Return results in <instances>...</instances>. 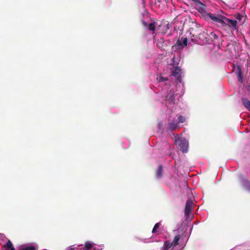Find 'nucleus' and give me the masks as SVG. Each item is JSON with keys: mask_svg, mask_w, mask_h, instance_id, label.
I'll list each match as a JSON object with an SVG mask.
<instances>
[{"mask_svg": "<svg viewBox=\"0 0 250 250\" xmlns=\"http://www.w3.org/2000/svg\"><path fill=\"white\" fill-rule=\"evenodd\" d=\"M188 40L187 37H179L173 46L175 49L180 50L183 49L188 45Z\"/></svg>", "mask_w": 250, "mask_h": 250, "instance_id": "f257e3e1", "label": "nucleus"}, {"mask_svg": "<svg viewBox=\"0 0 250 250\" xmlns=\"http://www.w3.org/2000/svg\"><path fill=\"white\" fill-rule=\"evenodd\" d=\"M225 16L222 15H216L212 13H207L206 15V18H209L212 21L217 23H219L223 26L224 18Z\"/></svg>", "mask_w": 250, "mask_h": 250, "instance_id": "f03ea898", "label": "nucleus"}, {"mask_svg": "<svg viewBox=\"0 0 250 250\" xmlns=\"http://www.w3.org/2000/svg\"><path fill=\"white\" fill-rule=\"evenodd\" d=\"M178 145L180 150L183 153L188 152V143L186 139L183 138L179 140Z\"/></svg>", "mask_w": 250, "mask_h": 250, "instance_id": "7ed1b4c3", "label": "nucleus"}, {"mask_svg": "<svg viewBox=\"0 0 250 250\" xmlns=\"http://www.w3.org/2000/svg\"><path fill=\"white\" fill-rule=\"evenodd\" d=\"M193 206L194 204L191 200L188 199L187 201L185 208V214L187 217H188L191 213Z\"/></svg>", "mask_w": 250, "mask_h": 250, "instance_id": "20e7f679", "label": "nucleus"}, {"mask_svg": "<svg viewBox=\"0 0 250 250\" xmlns=\"http://www.w3.org/2000/svg\"><path fill=\"white\" fill-rule=\"evenodd\" d=\"M237 21L236 20H231L226 17L224 18L223 25H228L229 27L233 29H237Z\"/></svg>", "mask_w": 250, "mask_h": 250, "instance_id": "39448f33", "label": "nucleus"}, {"mask_svg": "<svg viewBox=\"0 0 250 250\" xmlns=\"http://www.w3.org/2000/svg\"><path fill=\"white\" fill-rule=\"evenodd\" d=\"M241 183L246 190L250 193V181L244 176L241 178Z\"/></svg>", "mask_w": 250, "mask_h": 250, "instance_id": "423d86ee", "label": "nucleus"}, {"mask_svg": "<svg viewBox=\"0 0 250 250\" xmlns=\"http://www.w3.org/2000/svg\"><path fill=\"white\" fill-rule=\"evenodd\" d=\"M172 75L174 76L175 79L179 83L181 82V69L179 67H176L172 71Z\"/></svg>", "mask_w": 250, "mask_h": 250, "instance_id": "0eeeda50", "label": "nucleus"}, {"mask_svg": "<svg viewBox=\"0 0 250 250\" xmlns=\"http://www.w3.org/2000/svg\"><path fill=\"white\" fill-rule=\"evenodd\" d=\"M198 38L205 43H208V33L206 30L202 31L198 34Z\"/></svg>", "mask_w": 250, "mask_h": 250, "instance_id": "6e6552de", "label": "nucleus"}, {"mask_svg": "<svg viewBox=\"0 0 250 250\" xmlns=\"http://www.w3.org/2000/svg\"><path fill=\"white\" fill-rule=\"evenodd\" d=\"M142 24L151 31H155L156 30V22H152L148 24L146 21H143Z\"/></svg>", "mask_w": 250, "mask_h": 250, "instance_id": "1a4fd4ad", "label": "nucleus"}, {"mask_svg": "<svg viewBox=\"0 0 250 250\" xmlns=\"http://www.w3.org/2000/svg\"><path fill=\"white\" fill-rule=\"evenodd\" d=\"M156 46L158 48L161 50L165 49L166 46L165 40L163 38L158 39L156 42Z\"/></svg>", "mask_w": 250, "mask_h": 250, "instance_id": "9d476101", "label": "nucleus"}, {"mask_svg": "<svg viewBox=\"0 0 250 250\" xmlns=\"http://www.w3.org/2000/svg\"><path fill=\"white\" fill-rule=\"evenodd\" d=\"M168 127L169 130L172 131L177 128L178 124L175 121L173 120L168 122Z\"/></svg>", "mask_w": 250, "mask_h": 250, "instance_id": "9b49d317", "label": "nucleus"}, {"mask_svg": "<svg viewBox=\"0 0 250 250\" xmlns=\"http://www.w3.org/2000/svg\"><path fill=\"white\" fill-rule=\"evenodd\" d=\"M235 73L236 75L238 76V81L242 83L243 82V74L241 68L240 66H238L237 67V69L235 71Z\"/></svg>", "mask_w": 250, "mask_h": 250, "instance_id": "f8f14e48", "label": "nucleus"}, {"mask_svg": "<svg viewBox=\"0 0 250 250\" xmlns=\"http://www.w3.org/2000/svg\"><path fill=\"white\" fill-rule=\"evenodd\" d=\"M218 38L217 35L214 32H211L208 33V43H211Z\"/></svg>", "mask_w": 250, "mask_h": 250, "instance_id": "ddd939ff", "label": "nucleus"}, {"mask_svg": "<svg viewBox=\"0 0 250 250\" xmlns=\"http://www.w3.org/2000/svg\"><path fill=\"white\" fill-rule=\"evenodd\" d=\"M156 176L157 178H161L163 175V167L162 165L158 166V169L155 172Z\"/></svg>", "mask_w": 250, "mask_h": 250, "instance_id": "4468645a", "label": "nucleus"}, {"mask_svg": "<svg viewBox=\"0 0 250 250\" xmlns=\"http://www.w3.org/2000/svg\"><path fill=\"white\" fill-rule=\"evenodd\" d=\"M242 101L245 107L250 111V101L244 98L242 99Z\"/></svg>", "mask_w": 250, "mask_h": 250, "instance_id": "2eb2a0df", "label": "nucleus"}, {"mask_svg": "<svg viewBox=\"0 0 250 250\" xmlns=\"http://www.w3.org/2000/svg\"><path fill=\"white\" fill-rule=\"evenodd\" d=\"M166 98L167 100L170 102H174L175 100V95L172 92L171 93L170 91L169 93L166 96Z\"/></svg>", "mask_w": 250, "mask_h": 250, "instance_id": "dca6fc26", "label": "nucleus"}, {"mask_svg": "<svg viewBox=\"0 0 250 250\" xmlns=\"http://www.w3.org/2000/svg\"><path fill=\"white\" fill-rule=\"evenodd\" d=\"M181 238L180 235H177L175 236L173 241L172 242V245H173V247L177 246L179 244V241Z\"/></svg>", "mask_w": 250, "mask_h": 250, "instance_id": "f3484780", "label": "nucleus"}, {"mask_svg": "<svg viewBox=\"0 0 250 250\" xmlns=\"http://www.w3.org/2000/svg\"><path fill=\"white\" fill-rule=\"evenodd\" d=\"M6 250H15V248L13 246L12 242L8 240L5 245Z\"/></svg>", "mask_w": 250, "mask_h": 250, "instance_id": "a211bd4d", "label": "nucleus"}, {"mask_svg": "<svg viewBox=\"0 0 250 250\" xmlns=\"http://www.w3.org/2000/svg\"><path fill=\"white\" fill-rule=\"evenodd\" d=\"M171 247H173V245H172V242L170 243L168 241H166L165 243V249L166 250H168L170 249Z\"/></svg>", "mask_w": 250, "mask_h": 250, "instance_id": "6ab92c4d", "label": "nucleus"}, {"mask_svg": "<svg viewBox=\"0 0 250 250\" xmlns=\"http://www.w3.org/2000/svg\"><path fill=\"white\" fill-rule=\"evenodd\" d=\"M186 120V118L182 115H180L178 118V123L180 124L185 123Z\"/></svg>", "mask_w": 250, "mask_h": 250, "instance_id": "aec40b11", "label": "nucleus"}, {"mask_svg": "<svg viewBox=\"0 0 250 250\" xmlns=\"http://www.w3.org/2000/svg\"><path fill=\"white\" fill-rule=\"evenodd\" d=\"M160 223H157L156 224H155L152 230V233H156L157 229H158L159 227H160Z\"/></svg>", "mask_w": 250, "mask_h": 250, "instance_id": "412c9836", "label": "nucleus"}, {"mask_svg": "<svg viewBox=\"0 0 250 250\" xmlns=\"http://www.w3.org/2000/svg\"><path fill=\"white\" fill-rule=\"evenodd\" d=\"M157 80L159 82H163L167 81L168 79L163 76H159L157 78Z\"/></svg>", "mask_w": 250, "mask_h": 250, "instance_id": "4be33fe9", "label": "nucleus"}, {"mask_svg": "<svg viewBox=\"0 0 250 250\" xmlns=\"http://www.w3.org/2000/svg\"><path fill=\"white\" fill-rule=\"evenodd\" d=\"M85 247L87 249L90 250L92 247V244L89 242H87L85 243Z\"/></svg>", "mask_w": 250, "mask_h": 250, "instance_id": "5701e85b", "label": "nucleus"}, {"mask_svg": "<svg viewBox=\"0 0 250 250\" xmlns=\"http://www.w3.org/2000/svg\"><path fill=\"white\" fill-rule=\"evenodd\" d=\"M244 16L243 15H242L241 14H239V13H237L236 16H235V18L238 20L239 21H240L242 20V18Z\"/></svg>", "mask_w": 250, "mask_h": 250, "instance_id": "b1692460", "label": "nucleus"}, {"mask_svg": "<svg viewBox=\"0 0 250 250\" xmlns=\"http://www.w3.org/2000/svg\"><path fill=\"white\" fill-rule=\"evenodd\" d=\"M22 250H36V248L34 246L26 247L23 248Z\"/></svg>", "mask_w": 250, "mask_h": 250, "instance_id": "393cba45", "label": "nucleus"}, {"mask_svg": "<svg viewBox=\"0 0 250 250\" xmlns=\"http://www.w3.org/2000/svg\"><path fill=\"white\" fill-rule=\"evenodd\" d=\"M248 91L249 92H250V84L249 85V86H248Z\"/></svg>", "mask_w": 250, "mask_h": 250, "instance_id": "a878e982", "label": "nucleus"}, {"mask_svg": "<svg viewBox=\"0 0 250 250\" xmlns=\"http://www.w3.org/2000/svg\"><path fill=\"white\" fill-rule=\"evenodd\" d=\"M73 250V249H69V250Z\"/></svg>", "mask_w": 250, "mask_h": 250, "instance_id": "bb28decb", "label": "nucleus"}, {"mask_svg": "<svg viewBox=\"0 0 250 250\" xmlns=\"http://www.w3.org/2000/svg\"><path fill=\"white\" fill-rule=\"evenodd\" d=\"M88 250V249H85V250Z\"/></svg>", "mask_w": 250, "mask_h": 250, "instance_id": "cd10ccee", "label": "nucleus"}]
</instances>
